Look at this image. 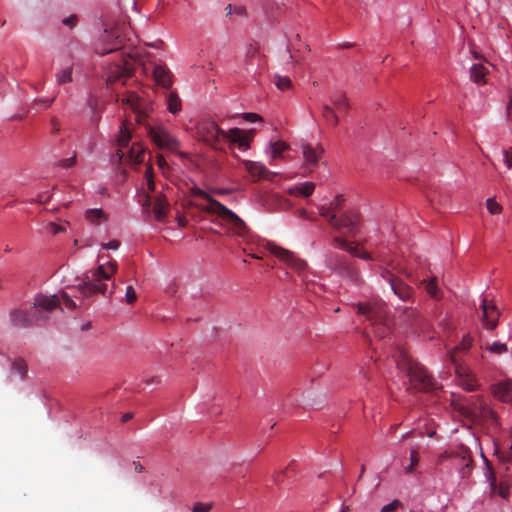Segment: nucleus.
I'll list each match as a JSON object with an SVG mask.
<instances>
[{
  "label": "nucleus",
  "instance_id": "nucleus-1",
  "mask_svg": "<svg viewBox=\"0 0 512 512\" xmlns=\"http://www.w3.org/2000/svg\"><path fill=\"white\" fill-rule=\"evenodd\" d=\"M104 258V256H99L98 267L91 272L90 276L87 275L86 279L82 283L73 288V291L77 294L71 295L68 292L63 291L61 293V298L56 295H39L36 297L33 305L11 311L10 320L12 325L24 328L37 324L41 321L48 320V314L60 306L61 300L66 308L73 310L77 307V304L72 297L80 300V305H82V302L85 299L93 295L105 294L107 290V284L105 281L111 279V277L117 272L118 266L117 262L114 260L107 259L106 262H102L104 261ZM106 258H109V256H106Z\"/></svg>",
  "mask_w": 512,
  "mask_h": 512
},
{
  "label": "nucleus",
  "instance_id": "nucleus-2",
  "mask_svg": "<svg viewBox=\"0 0 512 512\" xmlns=\"http://www.w3.org/2000/svg\"><path fill=\"white\" fill-rule=\"evenodd\" d=\"M397 367L409 378L410 387L417 391H430L436 382L420 363L410 358L404 349L398 348L394 354Z\"/></svg>",
  "mask_w": 512,
  "mask_h": 512
},
{
  "label": "nucleus",
  "instance_id": "nucleus-3",
  "mask_svg": "<svg viewBox=\"0 0 512 512\" xmlns=\"http://www.w3.org/2000/svg\"><path fill=\"white\" fill-rule=\"evenodd\" d=\"M198 133L201 139L210 145L217 148L224 140L232 143H237L239 149L247 150L251 137L244 134L239 128H232L228 132L222 130L216 123L208 121L202 123L198 128Z\"/></svg>",
  "mask_w": 512,
  "mask_h": 512
},
{
  "label": "nucleus",
  "instance_id": "nucleus-4",
  "mask_svg": "<svg viewBox=\"0 0 512 512\" xmlns=\"http://www.w3.org/2000/svg\"><path fill=\"white\" fill-rule=\"evenodd\" d=\"M192 194L194 196L206 199L208 204L207 206H200L203 211L208 213H212L220 217L229 227L230 229L237 235L243 236L247 231V226L244 221L239 218L232 210L224 206L218 200L211 197L205 191L195 188L192 190Z\"/></svg>",
  "mask_w": 512,
  "mask_h": 512
},
{
  "label": "nucleus",
  "instance_id": "nucleus-5",
  "mask_svg": "<svg viewBox=\"0 0 512 512\" xmlns=\"http://www.w3.org/2000/svg\"><path fill=\"white\" fill-rule=\"evenodd\" d=\"M358 313L364 315L375 327V333L379 337H384L389 331V320L387 316V306L383 302H374L359 304Z\"/></svg>",
  "mask_w": 512,
  "mask_h": 512
},
{
  "label": "nucleus",
  "instance_id": "nucleus-6",
  "mask_svg": "<svg viewBox=\"0 0 512 512\" xmlns=\"http://www.w3.org/2000/svg\"><path fill=\"white\" fill-rule=\"evenodd\" d=\"M446 460L451 461L452 466L457 469L462 479L470 476L473 459L469 448L460 445L454 450L443 452L438 458V464H442Z\"/></svg>",
  "mask_w": 512,
  "mask_h": 512
},
{
  "label": "nucleus",
  "instance_id": "nucleus-7",
  "mask_svg": "<svg viewBox=\"0 0 512 512\" xmlns=\"http://www.w3.org/2000/svg\"><path fill=\"white\" fill-rule=\"evenodd\" d=\"M326 265L329 269L355 284L362 282L360 272L355 264L339 253H329L326 256Z\"/></svg>",
  "mask_w": 512,
  "mask_h": 512
},
{
  "label": "nucleus",
  "instance_id": "nucleus-8",
  "mask_svg": "<svg viewBox=\"0 0 512 512\" xmlns=\"http://www.w3.org/2000/svg\"><path fill=\"white\" fill-rule=\"evenodd\" d=\"M125 112L130 111L134 115V120L139 124H145L150 112L153 110L152 102L134 92H129L120 99Z\"/></svg>",
  "mask_w": 512,
  "mask_h": 512
},
{
  "label": "nucleus",
  "instance_id": "nucleus-9",
  "mask_svg": "<svg viewBox=\"0 0 512 512\" xmlns=\"http://www.w3.org/2000/svg\"><path fill=\"white\" fill-rule=\"evenodd\" d=\"M146 130L152 143L159 149H165L173 153H178L181 157H187L186 153L178 152L180 147L179 140L165 127L147 124Z\"/></svg>",
  "mask_w": 512,
  "mask_h": 512
},
{
  "label": "nucleus",
  "instance_id": "nucleus-10",
  "mask_svg": "<svg viewBox=\"0 0 512 512\" xmlns=\"http://www.w3.org/2000/svg\"><path fill=\"white\" fill-rule=\"evenodd\" d=\"M266 247L273 255H275L281 261L286 263L291 269L297 272L303 281H306V273L308 270L306 261L298 258L293 252L279 247L273 243H267Z\"/></svg>",
  "mask_w": 512,
  "mask_h": 512
},
{
  "label": "nucleus",
  "instance_id": "nucleus-11",
  "mask_svg": "<svg viewBox=\"0 0 512 512\" xmlns=\"http://www.w3.org/2000/svg\"><path fill=\"white\" fill-rule=\"evenodd\" d=\"M450 361L454 365L458 384L466 391H475L479 384L470 368L456 358V352L450 354Z\"/></svg>",
  "mask_w": 512,
  "mask_h": 512
},
{
  "label": "nucleus",
  "instance_id": "nucleus-12",
  "mask_svg": "<svg viewBox=\"0 0 512 512\" xmlns=\"http://www.w3.org/2000/svg\"><path fill=\"white\" fill-rule=\"evenodd\" d=\"M463 413L473 422L493 421L497 422L494 411L481 399L472 401L463 408Z\"/></svg>",
  "mask_w": 512,
  "mask_h": 512
},
{
  "label": "nucleus",
  "instance_id": "nucleus-13",
  "mask_svg": "<svg viewBox=\"0 0 512 512\" xmlns=\"http://www.w3.org/2000/svg\"><path fill=\"white\" fill-rule=\"evenodd\" d=\"M360 215L357 211L348 210L336 218L330 225L335 229H346L351 236H356L359 231Z\"/></svg>",
  "mask_w": 512,
  "mask_h": 512
},
{
  "label": "nucleus",
  "instance_id": "nucleus-14",
  "mask_svg": "<svg viewBox=\"0 0 512 512\" xmlns=\"http://www.w3.org/2000/svg\"><path fill=\"white\" fill-rule=\"evenodd\" d=\"M345 202L343 195L338 194L335 198L329 202V204H323L318 207L320 216L326 219L330 223H334L338 217V213L342 210Z\"/></svg>",
  "mask_w": 512,
  "mask_h": 512
},
{
  "label": "nucleus",
  "instance_id": "nucleus-15",
  "mask_svg": "<svg viewBox=\"0 0 512 512\" xmlns=\"http://www.w3.org/2000/svg\"><path fill=\"white\" fill-rule=\"evenodd\" d=\"M143 207L153 206L154 217L158 222H165L170 205L163 195H158L154 201H151L150 196H145V200L142 203Z\"/></svg>",
  "mask_w": 512,
  "mask_h": 512
},
{
  "label": "nucleus",
  "instance_id": "nucleus-16",
  "mask_svg": "<svg viewBox=\"0 0 512 512\" xmlns=\"http://www.w3.org/2000/svg\"><path fill=\"white\" fill-rule=\"evenodd\" d=\"M480 307L483 311L482 321L484 326L490 330L495 329L500 315L497 307L494 304L489 303L486 298L482 299Z\"/></svg>",
  "mask_w": 512,
  "mask_h": 512
},
{
  "label": "nucleus",
  "instance_id": "nucleus-17",
  "mask_svg": "<svg viewBox=\"0 0 512 512\" xmlns=\"http://www.w3.org/2000/svg\"><path fill=\"white\" fill-rule=\"evenodd\" d=\"M153 78L164 89H170L173 84V74L165 64L153 65Z\"/></svg>",
  "mask_w": 512,
  "mask_h": 512
},
{
  "label": "nucleus",
  "instance_id": "nucleus-18",
  "mask_svg": "<svg viewBox=\"0 0 512 512\" xmlns=\"http://www.w3.org/2000/svg\"><path fill=\"white\" fill-rule=\"evenodd\" d=\"M242 163L245 170L255 181L265 179L271 174L270 171L260 162L243 160Z\"/></svg>",
  "mask_w": 512,
  "mask_h": 512
},
{
  "label": "nucleus",
  "instance_id": "nucleus-19",
  "mask_svg": "<svg viewBox=\"0 0 512 512\" xmlns=\"http://www.w3.org/2000/svg\"><path fill=\"white\" fill-rule=\"evenodd\" d=\"M487 468L489 470L488 479L490 482V488L492 493L498 494L502 498H507L509 495V484L506 481H501L497 483V479L495 473L491 467V465L487 462Z\"/></svg>",
  "mask_w": 512,
  "mask_h": 512
},
{
  "label": "nucleus",
  "instance_id": "nucleus-20",
  "mask_svg": "<svg viewBox=\"0 0 512 512\" xmlns=\"http://www.w3.org/2000/svg\"><path fill=\"white\" fill-rule=\"evenodd\" d=\"M388 283L394 294L402 301H408L412 296V288L398 278H388Z\"/></svg>",
  "mask_w": 512,
  "mask_h": 512
},
{
  "label": "nucleus",
  "instance_id": "nucleus-21",
  "mask_svg": "<svg viewBox=\"0 0 512 512\" xmlns=\"http://www.w3.org/2000/svg\"><path fill=\"white\" fill-rule=\"evenodd\" d=\"M145 148L140 143H133L130 147L128 146L127 151H125V159L131 164H140L144 160Z\"/></svg>",
  "mask_w": 512,
  "mask_h": 512
},
{
  "label": "nucleus",
  "instance_id": "nucleus-22",
  "mask_svg": "<svg viewBox=\"0 0 512 512\" xmlns=\"http://www.w3.org/2000/svg\"><path fill=\"white\" fill-rule=\"evenodd\" d=\"M493 393L501 401H512V380L508 379L497 383L493 388Z\"/></svg>",
  "mask_w": 512,
  "mask_h": 512
},
{
  "label": "nucleus",
  "instance_id": "nucleus-23",
  "mask_svg": "<svg viewBox=\"0 0 512 512\" xmlns=\"http://www.w3.org/2000/svg\"><path fill=\"white\" fill-rule=\"evenodd\" d=\"M302 153L307 164L316 165L321 159L324 149L321 146L313 147L305 144L302 146Z\"/></svg>",
  "mask_w": 512,
  "mask_h": 512
},
{
  "label": "nucleus",
  "instance_id": "nucleus-24",
  "mask_svg": "<svg viewBox=\"0 0 512 512\" xmlns=\"http://www.w3.org/2000/svg\"><path fill=\"white\" fill-rule=\"evenodd\" d=\"M130 139H131V134H130L129 130L126 127L122 126L121 131H120V136L118 138L119 148L116 153L120 162L123 161V158L125 156L124 149L128 148Z\"/></svg>",
  "mask_w": 512,
  "mask_h": 512
},
{
  "label": "nucleus",
  "instance_id": "nucleus-25",
  "mask_svg": "<svg viewBox=\"0 0 512 512\" xmlns=\"http://www.w3.org/2000/svg\"><path fill=\"white\" fill-rule=\"evenodd\" d=\"M315 190V184L313 182H305L296 185L288 190V193L292 196L301 195L303 197H309Z\"/></svg>",
  "mask_w": 512,
  "mask_h": 512
},
{
  "label": "nucleus",
  "instance_id": "nucleus-26",
  "mask_svg": "<svg viewBox=\"0 0 512 512\" xmlns=\"http://www.w3.org/2000/svg\"><path fill=\"white\" fill-rule=\"evenodd\" d=\"M487 73L488 70L485 66L482 64H474L470 70V78L477 84H485Z\"/></svg>",
  "mask_w": 512,
  "mask_h": 512
},
{
  "label": "nucleus",
  "instance_id": "nucleus-27",
  "mask_svg": "<svg viewBox=\"0 0 512 512\" xmlns=\"http://www.w3.org/2000/svg\"><path fill=\"white\" fill-rule=\"evenodd\" d=\"M167 108L173 115L178 114L182 109L181 99L176 91H170L167 95Z\"/></svg>",
  "mask_w": 512,
  "mask_h": 512
},
{
  "label": "nucleus",
  "instance_id": "nucleus-28",
  "mask_svg": "<svg viewBox=\"0 0 512 512\" xmlns=\"http://www.w3.org/2000/svg\"><path fill=\"white\" fill-rule=\"evenodd\" d=\"M331 103L339 112H347L349 109V103L344 93L337 92L330 98Z\"/></svg>",
  "mask_w": 512,
  "mask_h": 512
},
{
  "label": "nucleus",
  "instance_id": "nucleus-29",
  "mask_svg": "<svg viewBox=\"0 0 512 512\" xmlns=\"http://www.w3.org/2000/svg\"><path fill=\"white\" fill-rule=\"evenodd\" d=\"M85 218L91 224H99L107 219L102 209H88L85 213Z\"/></svg>",
  "mask_w": 512,
  "mask_h": 512
},
{
  "label": "nucleus",
  "instance_id": "nucleus-30",
  "mask_svg": "<svg viewBox=\"0 0 512 512\" xmlns=\"http://www.w3.org/2000/svg\"><path fill=\"white\" fill-rule=\"evenodd\" d=\"M322 116L326 120V122L332 126H337L339 123V118L335 113L334 109L328 105L324 104L322 106Z\"/></svg>",
  "mask_w": 512,
  "mask_h": 512
},
{
  "label": "nucleus",
  "instance_id": "nucleus-31",
  "mask_svg": "<svg viewBox=\"0 0 512 512\" xmlns=\"http://www.w3.org/2000/svg\"><path fill=\"white\" fill-rule=\"evenodd\" d=\"M410 464L405 468V473L412 474L415 472V467L419 464V449L418 447H412L410 449Z\"/></svg>",
  "mask_w": 512,
  "mask_h": 512
},
{
  "label": "nucleus",
  "instance_id": "nucleus-32",
  "mask_svg": "<svg viewBox=\"0 0 512 512\" xmlns=\"http://www.w3.org/2000/svg\"><path fill=\"white\" fill-rule=\"evenodd\" d=\"M72 66L62 69L56 74V81L59 85L72 82Z\"/></svg>",
  "mask_w": 512,
  "mask_h": 512
},
{
  "label": "nucleus",
  "instance_id": "nucleus-33",
  "mask_svg": "<svg viewBox=\"0 0 512 512\" xmlns=\"http://www.w3.org/2000/svg\"><path fill=\"white\" fill-rule=\"evenodd\" d=\"M472 338L470 337V335H465L461 341V343L456 346L455 348H453L452 350L449 351L448 353V356L450 357V354L452 352H456V358L460 359L459 358V352L461 351H467L471 346H472Z\"/></svg>",
  "mask_w": 512,
  "mask_h": 512
},
{
  "label": "nucleus",
  "instance_id": "nucleus-34",
  "mask_svg": "<svg viewBox=\"0 0 512 512\" xmlns=\"http://www.w3.org/2000/svg\"><path fill=\"white\" fill-rule=\"evenodd\" d=\"M270 147H271L272 157L275 159L280 158L282 156V153L289 148V146L283 141L272 142L270 144Z\"/></svg>",
  "mask_w": 512,
  "mask_h": 512
},
{
  "label": "nucleus",
  "instance_id": "nucleus-35",
  "mask_svg": "<svg viewBox=\"0 0 512 512\" xmlns=\"http://www.w3.org/2000/svg\"><path fill=\"white\" fill-rule=\"evenodd\" d=\"M11 371L18 373L21 376V378L24 379L27 374V365L25 361L21 358L15 359L12 362Z\"/></svg>",
  "mask_w": 512,
  "mask_h": 512
},
{
  "label": "nucleus",
  "instance_id": "nucleus-36",
  "mask_svg": "<svg viewBox=\"0 0 512 512\" xmlns=\"http://www.w3.org/2000/svg\"><path fill=\"white\" fill-rule=\"evenodd\" d=\"M87 104H88V107H89V108L92 110V112H93V115H92V117H91V122H92V123L97 124V123H98V121H99V119H100V115H99V113L97 112V106H98V100H97V98H96V97H94V96H90V97L88 98V102H87Z\"/></svg>",
  "mask_w": 512,
  "mask_h": 512
},
{
  "label": "nucleus",
  "instance_id": "nucleus-37",
  "mask_svg": "<svg viewBox=\"0 0 512 512\" xmlns=\"http://www.w3.org/2000/svg\"><path fill=\"white\" fill-rule=\"evenodd\" d=\"M274 84L279 90H286L291 87V80L287 76L275 75Z\"/></svg>",
  "mask_w": 512,
  "mask_h": 512
},
{
  "label": "nucleus",
  "instance_id": "nucleus-38",
  "mask_svg": "<svg viewBox=\"0 0 512 512\" xmlns=\"http://www.w3.org/2000/svg\"><path fill=\"white\" fill-rule=\"evenodd\" d=\"M334 242L337 243L341 249L348 251L351 255H356V246H351L345 239L335 237Z\"/></svg>",
  "mask_w": 512,
  "mask_h": 512
},
{
  "label": "nucleus",
  "instance_id": "nucleus-39",
  "mask_svg": "<svg viewBox=\"0 0 512 512\" xmlns=\"http://www.w3.org/2000/svg\"><path fill=\"white\" fill-rule=\"evenodd\" d=\"M487 350L495 353V354H503L508 351L506 344L501 343L499 341L493 342L491 345L487 346Z\"/></svg>",
  "mask_w": 512,
  "mask_h": 512
},
{
  "label": "nucleus",
  "instance_id": "nucleus-40",
  "mask_svg": "<svg viewBox=\"0 0 512 512\" xmlns=\"http://www.w3.org/2000/svg\"><path fill=\"white\" fill-rule=\"evenodd\" d=\"M487 210L490 214H499L502 211V206L497 203L493 198H489L486 201Z\"/></svg>",
  "mask_w": 512,
  "mask_h": 512
},
{
  "label": "nucleus",
  "instance_id": "nucleus-41",
  "mask_svg": "<svg viewBox=\"0 0 512 512\" xmlns=\"http://www.w3.org/2000/svg\"><path fill=\"white\" fill-rule=\"evenodd\" d=\"M423 283H425V288H426V291L427 293L433 297V298H436L437 297V283H436V278H433L429 281H426L424 280Z\"/></svg>",
  "mask_w": 512,
  "mask_h": 512
},
{
  "label": "nucleus",
  "instance_id": "nucleus-42",
  "mask_svg": "<svg viewBox=\"0 0 512 512\" xmlns=\"http://www.w3.org/2000/svg\"><path fill=\"white\" fill-rule=\"evenodd\" d=\"M55 98H56L55 96L52 97L51 99L38 98V99L34 100L33 107H35L36 109L49 108L51 106V104L54 102Z\"/></svg>",
  "mask_w": 512,
  "mask_h": 512
},
{
  "label": "nucleus",
  "instance_id": "nucleus-43",
  "mask_svg": "<svg viewBox=\"0 0 512 512\" xmlns=\"http://www.w3.org/2000/svg\"><path fill=\"white\" fill-rule=\"evenodd\" d=\"M125 300L127 304L132 305L137 300V294L133 288V286L129 285L126 287Z\"/></svg>",
  "mask_w": 512,
  "mask_h": 512
},
{
  "label": "nucleus",
  "instance_id": "nucleus-44",
  "mask_svg": "<svg viewBox=\"0 0 512 512\" xmlns=\"http://www.w3.org/2000/svg\"><path fill=\"white\" fill-rule=\"evenodd\" d=\"M400 507H402V502L398 499H395L391 503L384 505L381 509V512H395Z\"/></svg>",
  "mask_w": 512,
  "mask_h": 512
},
{
  "label": "nucleus",
  "instance_id": "nucleus-45",
  "mask_svg": "<svg viewBox=\"0 0 512 512\" xmlns=\"http://www.w3.org/2000/svg\"><path fill=\"white\" fill-rule=\"evenodd\" d=\"M226 11H227V15H231V14H236L238 16H245L246 15V9L245 7L243 6H236L234 7V9H232V5L229 4L227 7H226Z\"/></svg>",
  "mask_w": 512,
  "mask_h": 512
},
{
  "label": "nucleus",
  "instance_id": "nucleus-46",
  "mask_svg": "<svg viewBox=\"0 0 512 512\" xmlns=\"http://www.w3.org/2000/svg\"><path fill=\"white\" fill-rule=\"evenodd\" d=\"M76 161H77V157H76V153H74V155L72 157L60 160L58 162V166L67 169V168L74 166L76 164Z\"/></svg>",
  "mask_w": 512,
  "mask_h": 512
},
{
  "label": "nucleus",
  "instance_id": "nucleus-47",
  "mask_svg": "<svg viewBox=\"0 0 512 512\" xmlns=\"http://www.w3.org/2000/svg\"><path fill=\"white\" fill-rule=\"evenodd\" d=\"M145 177L147 179V184H148L149 190L153 191L155 189V183H154V180H153L152 166L151 165H147L146 171H145Z\"/></svg>",
  "mask_w": 512,
  "mask_h": 512
},
{
  "label": "nucleus",
  "instance_id": "nucleus-48",
  "mask_svg": "<svg viewBox=\"0 0 512 512\" xmlns=\"http://www.w3.org/2000/svg\"><path fill=\"white\" fill-rule=\"evenodd\" d=\"M212 508V504H204V503H196L193 508L192 512H209Z\"/></svg>",
  "mask_w": 512,
  "mask_h": 512
},
{
  "label": "nucleus",
  "instance_id": "nucleus-49",
  "mask_svg": "<svg viewBox=\"0 0 512 512\" xmlns=\"http://www.w3.org/2000/svg\"><path fill=\"white\" fill-rule=\"evenodd\" d=\"M78 22V17L76 15H70L62 20V23L70 28L76 26Z\"/></svg>",
  "mask_w": 512,
  "mask_h": 512
},
{
  "label": "nucleus",
  "instance_id": "nucleus-50",
  "mask_svg": "<svg viewBox=\"0 0 512 512\" xmlns=\"http://www.w3.org/2000/svg\"><path fill=\"white\" fill-rule=\"evenodd\" d=\"M242 118L247 121V122H257V121H261L262 118L259 114H256V113H244L242 115Z\"/></svg>",
  "mask_w": 512,
  "mask_h": 512
},
{
  "label": "nucleus",
  "instance_id": "nucleus-51",
  "mask_svg": "<svg viewBox=\"0 0 512 512\" xmlns=\"http://www.w3.org/2000/svg\"><path fill=\"white\" fill-rule=\"evenodd\" d=\"M119 246H120V242L118 240H111L108 243H103L101 245V247L103 249H107V250H116L119 248Z\"/></svg>",
  "mask_w": 512,
  "mask_h": 512
},
{
  "label": "nucleus",
  "instance_id": "nucleus-52",
  "mask_svg": "<svg viewBox=\"0 0 512 512\" xmlns=\"http://www.w3.org/2000/svg\"><path fill=\"white\" fill-rule=\"evenodd\" d=\"M121 72L119 73L118 76H110L109 77V80L110 81H116L117 79H120L122 76H129L130 75V69L127 67V63H125V67L124 68H121L120 69Z\"/></svg>",
  "mask_w": 512,
  "mask_h": 512
},
{
  "label": "nucleus",
  "instance_id": "nucleus-53",
  "mask_svg": "<svg viewBox=\"0 0 512 512\" xmlns=\"http://www.w3.org/2000/svg\"><path fill=\"white\" fill-rule=\"evenodd\" d=\"M356 257H359L363 260H373L374 258L366 251H359L356 247Z\"/></svg>",
  "mask_w": 512,
  "mask_h": 512
},
{
  "label": "nucleus",
  "instance_id": "nucleus-54",
  "mask_svg": "<svg viewBox=\"0 0 512 512\" xmlns=\"http://www.w3.org/2000/svg\"><path fill=\"white\" fill-rule=\"evenodd\" d=\"M504 162L508 168H512V150L504 152Z\"/></svg>",
  "mask_w": 512,
  "mask_h": 512
},
{
  "label": "nucleus",
  "instance_id": "nucleus-55",
  "mask_svg": "<svg viewBox=\"0 0 512 512\" xmlns=\"http://www.w3.org/2000/svg\"><path fill=\"white\" fill-rule=\"evenodd\" d=\"M381 277L383 279H385L387 282H388V278H396L390 270L388 269H383L382 272H381Z\"/></svg>",
  "mask_w": 512,
  "mask_h": 512
},
{
  "label": "nucleus",
  "instance_id": "nucleus-56",
  "mask_svg": "<svg viewBox=\"0 0 512 512\" xmlns=\"http://www.w3.org/2000/svg\"><path fill=\"white\" fill-rule=\"evenodd\" d=\"M120 45H121V42L119 41V43L115 44L113 47L109 48V49H103L100 53L101 54H108V53H111L113 51H116L120 48Z\"/></svg>",
  "mask_w": 512,
  "mask_h": 512
},
{
  "label": "nucleus",
  "instance_id": "nucleus-57",
  "mask_svg": "<svg viewBox=\"0 0 512 512\" xmlns=\"http://www.w3.org/2000/svg\"><path fill=\"white\" fill-rule=\"evenodd\" d=\"M157 164L162 169L167 165L163 155H157Z\"/></svg>",
  "mask_w": 512,
  "mask_h": 512
},
{
  "label": "nucleus",
  "instance_id": "nucleus-58",
  "mask_svg": "<svg viewBox=\"0 0 512 512\" xmlns=\"http://www.w3.org/2000/svg\"><path fill=\"white\" fill-rule=\"evenodd\" d=\"M133 466H134L135 472H137V473H142L144 471V467L138 461H134Z\"/></svg>",
  "mask_w": 512,
  "mask_h": 512
},
{
  "label": "nucleus",
  "instance_id": "nucleus-59",
  "mask_svg": "<svg viewBox=\"0 0 512 512\" xmlns=\"http://www.w3.org/2000/svg\"><path fill=\"white\" fill-rule=\"evenodd\" d=\"M177 223L180 227H185L188 223L187 219L185 217H182V216H178L177 217Z\"/></svg>",
  "mask_w": 512,
  "mask_h": 512
},
{
  "label": "nucleus",
  "instance_id": "nucleus-60",
  "mask_svg": "<svg viewBox=\"0 0 512 512\" xmlns=\"http://www.w3.org/2000/svg\"><path fill=\"white\" fill-rule=\"evenodd\" d=\"M132 418V414L131 413H126L122 416V421L123 422H127L129 421L130 419Z\"/></svg>",
  "mask_w": 512,
  "mask_h": 512
},
{
  "label": "nucleus",
  "instance_id": "nucleus-61",
  "mask_svg": "<svg viewBox=\"0 0 512 512\" xmlns=\"http://www.w3.org/2000/svg\"><path fill=\"white\" fill-rule=\"evenodd\" d=\"M52 125H53L54 131H58L60 129L59 124L57 123L56 120H52Z\"/></svg>",
  "mask_w": 512,
  "mask_h": 512
},
{
  "label": "nucleus",
  "instance_id": "nucleus-62",
  "mask_svg": "<svg viewBox=\"0 0 512 512\" xmlns=\"http://www.w3.org/2000/svg\"><path fill=\"white\" fill-rule=\"evenodd\" d=\"M53 228H54V233H58L59 231H61V228L56 226L55 224H52Z\"/></svg>",
  "mask_w": 512,
  "mask_h": 512
},
{
  "label": "nucleus",
  "instance_id": "nucleus-63",
  "mask_svg": "<svg viewBox=\"0 0 512 512\" xmlns=\"http://www.w3.org/2000/svg\"><path fill=\"white\" fill-rule=\"evenodd\" d=\"M249 256H251L252 258L254 259H261L262 257L258 254H249Z\"/></svg>",
  "mask_w": 512,
  "mask_h": 512
},
{
  "label": "nucleus",
  "instance_id": "nucleus-64",
  "mask_svg": "<svg viewBox=\"0 0 512 512\" xmlns=\"http://www.w3.org/2000/svg\"><path fill=\"white\" fill-rule=\"evenodd\" d=\"M364 472H365V466H364V465H362L361 470H360V476H359V478H361V477L363 476Z\"/></svg>",
  "mask_w": 512,
  "mask_h": 512
}]
</instances>
